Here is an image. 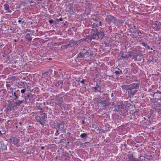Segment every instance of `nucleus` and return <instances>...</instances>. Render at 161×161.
<instances>
[{"label":"nucleus","instance_id":"nucleus-1","mask_svg":"<svg viewBox=\"0 0 161 161\" xmlns=\"http://www.w3.org/2000/svg\"><path fill=\"white\" fill-rule=\"evenodd\" d=\"M139 84L138 83H132L131 84V86L128 90V93L129 97L131 98L135 94V92L134 89H138Z\"/></svg>","mask_w":161,"mask_h":161},{"label":"nucleus","instance_id":"nucleus-2","mask_svg":"<svg viewBox=\"0 0 161 161\" xmlns=\"http://www.w3.org/2000/svg\"><path fill=\"white\" fill-rule=\"evenodd\" d=\"M47 117L45 113L41 114L39 115H37L35 117L36 121L42 125H43L45 123Z\"/></svg>","mask_w":161,"mask_h":161},{"label":"nucleus","instance_id":"nucleus-3","mask_svg":"<svg viewBox=\"0 0 161 161\" xmlns=\"http://www.w3.org/2000/svg\"><path fill=\"white\" fill-rule=\"evenodd\" d=\"M98 30L96 29H93L92 31L91 34L90 36L91 40L92 39L98 40V36L97 35Z\"/></svg>","mask_w":161,"mask_h":161},{"label":"nucleus","instance_id":"nucleus-4","mask_svg":"<svg viewBox=\"0 0 161 161\" xmlns=\"http://www.w3.org/2000/svg\"><path fill=\"white\" fill-rule=\"evenodd\" d=\"M9 142L10 143L16 145L17 147H19V142L20 141L19 137L18 138L16 137H13L11 136L9 140Z\"/></svg>","mask_w":161,"mask_h":161},{"label":"nucleus","instance_id":"nucleus-5","mask_svg":"<svg viewBox=\"0 0 161 161\" xmlns=\"http://www.w3.org/2000/svg\"><path fill=\"white\" fill-rule=\"evenodd\" d=\"M130 53L131 57H132V59H134L135 61H137V57L138 56H141L142 54L139 52H134L132 51H130L128 52Z\"/></svg>","mask_w":161,"mask_h":161},{"label":"nucleus","instance_id":"nucleus-6","mask_svg":"<svg viewBox=\"0 0 161 161\" xmlns=\"http://www.w3.org/2000/svg\"><path fill=\"white\" fill-rule=\"evenodd\" d=\"M115 19V18L111 15H108L106 16V18H105L106 21L108 24H110L112 21H114Z\"/></svg>","mask_w":161,"mask_h":161},{"label":"nucleus","instance_id":"nucleus-7","mask_svg":"<svg viewBox=\"0 0 161 161\" xmlns=\"http://www.w3.org/2000/svg\"><path fill=\"white\" fill-rule=\"evenodd\" d=\"M101 26V22L99 19L97 21L94 23L93 25H92V28L96 29V27H98L100 26Z\"/></svg>","mask_w":161,"mask_h":161},{"label":"nucleus","instance_id":"nucleus-8","mask_svg":"<svg viewBox=\"0 0 161 161\" xmlns=\"http://www.w3.org/2000/svg\"><path fill=\"white\" fill-rule=\"evenodd\" d=\"M33 97V95L31 93L28 92L24 94V98L25 101L27 100V99H29L32 98Z\"/></svg>","mask_w":161,"mask_h":161},{"label":"nucleus","instance_id":"nucleus-9","mask_svg":"<svg viewBox=\"0 0 161 161\" xmlns=\"http://www.w3.org/2000/svg\"><path fill=\"white\" fill-rule=\"evenodd\" d=\"M86 50L83 48L82 49L81 52H80L77 55V58L79 59L80 58H85L84 54H83V53Z\"/></svg>","mask_w":161,"mask_h":161},{"label":"nucleus","instance_id":"nucleus-10","mask_svg":"<svg viewBox=\"0 0 161 161\" xmlns=\"http://www.w3.org/2000/svg\"><path fill=\"white\" fill-rule=\"evenodd\" d=\"M20 91L19 90L16 91L14 93V94H13V95H14L15 97V98L14 99V100H16L19 98V96L20 95Z\"/></svg>","mask_w":161,"mask_h":161},{"label":"nucleus","instance_id":"nucleus-11","mask_svg":"<svg viewBox=\"0 0 161 161\" xmlns=\"http://www.w3.org/2000/svg\"><path fill=\"white\" fill-rule=\"evenodd\" d=\"M1 148H0V151H3L7 149V147L4 144L3 142H1Z\"/></svg>","mask_w":161,"mask_h":161},{"label":"nucleus","instance_id":"nucleus-12","mask_svg":"<svg viewBox=\"0 0 161 161\" xmlns=\"http://www.w3.org/2000/svg\"><path fill=\"white\" fill-rule=\"evenodd\" d=\"M97 35L98 39L100 38L102 39L104 36V33L103 30H100V32L97 31Z\"/></svg>","mask_w":161,"mask_h":161},{"label":"nucleus","instance_id":"nucleus-13","mask_svg":"<svg viewBox=\"0 0 161 161\" xmlns=\"http://www.w3.org/2000/svg\"><path fill=\"white\" fill-rule=\"evenodd\" d=\"M131 86V84L130 85H123L121 86V87L123 90H125L128 91Z\"/></svg>","mask_w":161,"mask_h":161},{"label":"nucleus","instance_id":"nucleus-14","mask_svg":"<svg viewBox=\"0 0 161 161\" xmlns=\"http://www.w3.org/2000/svg\"><path fill=\"white\" fill-rule=\"evenodd\" d=\"M25 39L28 41L29 42H31L32 40V38L31 37V35L30 34L27 33L25 37Z\"/></svg>","mask_w":161,"mask_h":161},{"label":"nucleus","instance_id":"nucleus-15","mask_svg":"<svg viewBox=\"0 0 161 161\" xmlns=\"http://www.w3.org/2000/svg\"><path fill=\"white\" fill-rule=\"evenodd\" d=\"M102 104H105V106H108L110 104V103L108 102L107 100H104L102 101L101 102Z\"/></svg>","mask_w":161,"mask_h":161},{"label":"nucleus","instance_id":"nucleus-16","mask_svg":"<svg viewBox=\"0 0 161 161\" xmlns=\"http://www.w3.org/2000/svg\"><path fill=\"white\" fill-rule=\"evenodd\" d=\"M3 6L4 8L6 10H8V11L9 13L11 12V11L9 9V6L8 4L5 3L4 5Z\"/></svg>","mask_w":161,"mask_h":161},{"label":"nucleus","instance_id":"nucleus-17","mask_svg":"<svg viewBox=\"0 0 161 161\" xmlns=\"http://www.w3.org/2000/svg\"><path fill=\"white\" fill-rule=\"evenodd\" d=\"M154 26L156 27L160 28V26H161V24L160 22H158L157 21L154 23Z\"/></svg>","mask_w":161,"mask_h":161},{"label":"nucleus","instance_id":"nucleus-18","mask_svg":"<svg viewBox=\"0 0 161 161\" xmlns=\"http://www.w3.org/2000/svg\"><path fill=\"white\" fill-rule=\"evenodd\" d=\"M80 137L81 138H84L85 139H86V138L88 137V136L86 134L83 133L80 135Z\"/></svg>","mask_w":161,"mask_h":161},{"label":"nucleus","instance_id":"nucleus-19","mask_svg":"<svg viewBox=\"0 0 161 161\" xmlns=\"http://www.w3.org/2000/svg\"><path fill=\"white\" fill-rule=\"evenodd\" d=\"M62 125V124L57 123L56 125H55L54 128L56 129H60Z\"/></svg>","mask_w":161,"mask_h":161},{"label":"nucleus","instance_id":"nucleus-20","mask_svg":"<svg viewBox=\"0 0 161 161\" xmlns=\"http://www.w3.org/2000/svg\"><path fill=\"white\" fill-rule=\"evenodd\" d=\"M118 69L119 70V71L116 70L115 71V74L117 75V76H119V75L120 74H122V71L120 69H119L118 68Z\"/></svg>","mask_w":161,"mask_h":161},{"label":"nucleus","instance_id":"nucleus-21","mask_svg":"<svg viewBox=\"0 0 161 161\" xmlns=\"http://www.w3.org/2000/svg\"><path fill=\"white\" fill-rule=\"evenodd\" d=\"M15 104L16 106H19L21 104L20 100H15Z\"/></svg>","mask_w":161,"mask_h":161},{"label":"nucleus","instance_id":"nucleus-22","mask_svg":"<svg viewBox=\"0 0 161 161\" xmlns=\"http://www.w3.org/2000/svg\"><path fill=\"white\" fill-rule=\"evenodd\" d=\"M84 51V52L83 53V54H84L85 57L86 56L87 57H89L90 56V55L89 54V53L86 50Z\"/></svg>","mask_w":161,"mask_h":161},{"label":"nucleus","instance_id":"nucleus-23","mask_svg":"<svg viewBox=\"0 0 161 161\" xmlns=\"http://www.w3.org/2000/svg\"><path fill=\"white\" fill-rule=\"evenodd\" d=\"M9 79L14 82L15 81L17 80V78L15 76H12L9 77Z\"/></svg>","mask_w":161,"mask_h":161},{"label":"nucleus","instance_id":"nucleus-24","mask_svg":"<svg viewBox=\"0 0 161 161\" xmlns=\"http://www.w3.org/2000/svg\"><path fill=\"white\" fill-rule=\"evenodd\" d=\"M141 34H142V33L140 31H139L138 32L137 35H138V36H139V37H138V39H137V40H140V39L141 38Z\"/></svg>","mask_w":161,"mask_h":161},{"label":"nucleus","instance_id":"nucleus-25","mask_svg":"<svg viewBox=\"0 0 161 161\" xmlns=\"http://www.w3.org/2000/svg\"><path fill=\"white\" fill-rule=\"evenodd\" d=\"M63 47L65 48H68L69 47H72V46H71L70 44H69L66 45H63Z\"/></svg>","mask_w":161,"mask_h":161},{"label":"nucleus","instance_id":"nucleus-26","mask_svg":"<svg viewBox=\"0 0 161 161\" xmlns=\"http://www.w3.org/2000/svg\"><path fill=\"white\" fill-rule=\"evenodd\" d=\"M130 57H131L130 53H129V54L125 56V59H126V60H127Z\"/></svg>","mask_w":161,"mask_h":161},{"label":"nucleus","instance_id":"nucleus-27","mask_svg":"<svg viewBox=\"0 0 161 161\" xmlns=\"http://www.w3.org/2000/svg\"><path fill=\"white\" fill-rule=\"evenodd\" d=\"M48 74V72H47V71L45 72L44 73H43L42 75V77H45V76H46Z\"/></svg>","mask_w":161,"mask_h":161},{"label":"nucleus","instance_id":"nucleus-28","mask_svg":"<svg viewBox=\"0 0 161 161\" xmlns=\"http://www.w3.org/2000/svg\"><path fill=\"white\" fill-rule=\"evenodd\" d=\"M92 88L94 89L95 90V92H100V91L101 90L100 88V90H99L96 87H92Z\"/></svg>","mask_w":161,"mask_h":161},{"label":"nucleus","instance_id":"nucleus-29","mask_svg":"<svg viewBox=\"0 0 161 161\" xmlns=\"http://www.w3.org/2000/svg\"><path fill=\"white\" fill-rule=\"evenodd\" d=\"M61 130H66V129L64 128V124H62V125L60 127V128Z\"/></svg>","mask_w":161,"mask_h":161},{"label":"nucleus","instance_id":"nucleus-30","mask_svg":"<svg viewBox=\"0 0 161 161\" xmlns=\"http://www.w3.org/2000/svg\"><path fill=\"white\" fill-rule=\"evenodd\" d=\"M29 3H33V2H32L31 1H30V0H25V3L27 4Z\"/></svg>","mask_w":161,"mask_h":161},{"label":"nucleus","instance_id":"nucleus-31","mask_svg":"<svg viewBox=\"0 0 161 161\" xmlns=\"http://www.w3.org/2000/svg\"><path fill=\"white\" fill-rule=\"evenodd\" d=\"M26 91V89L25 88L24 89H22L21 90V92L23 94L25 92V91Z\"/></svg>","mask_w":161,"mask_h":161},{"label":"nucleus","instance_id":"nucleus-32","mask_svg":"<svg viewBox=\"0 0 161 161\" xmlns=\"http://www.w3.org/2000/svg\"><path fill=\"white\" fill-rule=\"evenodd\" d=\"M59 20H58V19H55V22L56 23V24H58V22H59Z\"/></svg>","mask_w":161,"mask_h":161},{"label":"nucleus","instance_id":"nucleus-33","mask_svg":"<svg viewBox=\"0 0 161 161\" xmlns=\"http://www.w3.org/2000/svg\"><path fill=\"white\" fill-rule=\"evenodd\" d=\"M143 46H144V47H146V45H147V44L145 43V42H142L141 43Z\"/></svg>","mask_w":161,"mask_h":161},{"label":"nucleus","instance_id":"nucleus-34","mask_svg":"<svg viewBox=\"0 0 161 161\" xmlns=\"http://www.w3.org/2000/svg\"><path fill=\"white\" fill-rule=\"evenodd\" d=\"M92 19L94 21L96 22L99 19H97L95 18H92Z\"/></svg>","mask_w":161,"mask_h":161},{"label":"nucleus","instance_id":"nucleus-35","mask_svg":"<svg viewBox=\"0 0 161 161\" xmlns=\"http://www.w3.org/2000/svg\"><path fill=\"white\" fill-rule=\"evenodd\" d=\"M49 22L50 24H52L53 23V20H49Z\"/></svg>","mask_w":161,"mask_h":161},{"label":"nucleus","instance_id":"nucleus-36","mask_svg":"<svg viewBox=\"0 0 161 161\" xmlns=\"http://www.w3.org/2000/svg\"><path fill=\"white\" fill-rule=\"evenodd\" d=\"M86 81V80L84 79H83L80 82V83L82 84H84L85 81Z\"/></svg>","mask_w":161,"mask_h":161},{"label":"nucleus","instance_id":"nucleus-37","mask_svg":"<svg viewBox=\"0 0 161 161\" xmlns=\"http://www.w3.org/2000/svg\"><path fill=\"white\" fill-rule=\"evenodd\" d=\"M119 24H122L124 23V21L123 20H120L119 21Z\"/></svg>","mask_w":161,"mask_h":161},{"label":"nucleus","instance_id":"nucleus-38","mask_svg":"<svg viewBox=\"0 0 161 161\" xmlns=\"http://www.w3.org/2000/svg\"><path fill=\"white\" fill-rule=\"evenodd\" d=\"M31 30L27 29L25 31V32L26 33L27 32H31Z\"/></svg>","mask_w":161,"mask_h":161},{"label":"nucleus","instance_id":"nucleus-39","mask_svg":"<svg viewBox=\"0 0 161 161\" xmlns=\"http://www.w3.org/2000/svg\"><path fill=\"white\" fill-rule=\"evenodd\" d=\"M25 101H25L24 100H20L21 104L25 103Z\"/></svg>","mask_w":161,"mask_h":161},{"label":"nucleus","instance_id":"nucleus-40","mask_svg":"<svg viewBox=\"0 0 161 161\" xmlns=\"http://www.w3.org/2000/svg\"><path fill=\"white\" fill-rule=\"evenodd\" d=\"M47 72H48V73H50V74H51L52 72V70L51 69L49 70Z\"/></svg>","mask_w":161,"mask_h":161},{"label":"nucleus","instance_id":"nucleus-41","mask_svg":"<svg viewBox=\"0 0 161 161\" xmlns=\"http://www.w3.org/2000/svg\"><path fill=\"white\" fill-rule=\"evenodd\" d=\"M146 48L148 49H150V47L147 44L146 45V46L145 47Z\"/></svg>","mask_w":161,"mask_h":161},{"label":"nucleus","instance_id":"nucleus-42","mask_svg":"<svg viewBox=\"0 0 161 161\" xmlns=\"http://www.w3.org/2000/svg\"><path fill=\"white\" fill-rule=\"evenodd\" d=\"M120 57L121 58H122L123 59H125V56H123V54Z\"/></svg>","mask_w":161,"mask_h":161},{"label":"nucleus","instance_id":"nucleus-43","mask_svg":"<svg viewBox=\"0 0 161 161\" xmlns=\"http://www.w3.org/2000/svg\"><path fill=\"white\" fill-rule=\"evenodd\" d=\"M58 96L60 97L61 98H62V94L61 93L59 94L58 95Z\"/></svg>","mask_w":161,"mask_h":161},{"label":"nucleus","instance_id":"nucleus-44","mask_svg":"<svg viewBox=\"0 0 161 161\" xmlns=\"http://www.w3.org/2000/svg\"><path fill=\"white\" fill-rule=\"evenodd\" d=\"M6 86L7 87H10L11 86L10 84H7Z\"/></svg>","mask_w":161,"mask_h":161},{"label":"nucleus","instance_id":"nucleus-45","mask_svg":"<svg viewBox=\"0 0 161 161\" xmlns=\"http://www.w3.org/2000/svg\"><path fill=\"white\" fill-rule=\"evenodd\" d=\"M96 87L98 89V88H100V87L99 86V85H98V84H97H97H96Z\"/></svg>","mask_w":161,"mask_h":161},{"label":"nucleus","instance_id":"nucleus-46","mask_svg":"<svg viewBox=\"0 0 161 161\" xmlns=\"http://www.w3.org/2000/svg\"><path fill=\"white\" fill-rule=\"evenodd\" d=\"M3 57H6L7 56V54L6 53H4V54H3Z\"/></svg>","mask_w":161,"mask_h":161},{"label":"nucleus","instance_id":"nucleus-47","mask_svg":"<svg viewBox=\"0 0 161 161\" xmlns=\"http://www.w3.org/2000/svg\"><path fill=\"white\" fill-rule=\"evenodd\" d=\"M156 94H157V93L156 92H154L152 96H153V97H154V95Z\"/></svg>","mask_w":161,"mask_h":161},{"label":"nucleus","instance_id":"nucleus-48","mask_svg":"<svg viewBox=\"0 0 161 161\" xmlns=\"http://www.w3.org/2000/svg\"><path fill=\"white\" fill-rule=\"evenodd\" d=\"M58 83H60V84H63V81H62V80H60V81H58Z\"/></svg>","mask_w":161,"mask_h":161},{"label":"nucleus","instance_id":"nucleus-49","mask_svg":"<svg viewBox=\"0 0 161 161\" xmlns=\"http://www.w3.org/2000/svg\"><path fill=\"white\" fill-rule=\"evenodd\" d=\"M24 17H22V16H21L19 18V19H21V20H22V19H24Z\"/></svg>","mask_w":161,"mask_h":161},{"label":"nucleus","instance_id":"nucleus-50","mask_svg":"<svg viewBox=\"0 0 161 161\" xmlns=\"http://www.w3.org/2000/svg\"><path fill=\"white\" fill-rule=\"evenodd\" d=\"M151 100L152 101H155V98L154 99L153 98H151Z\"/></svg>","mask_w":161,"mask_h":161},{"label":"nucleus","instance_id":"nucleus-51","mask_svg":"<svg viewBox=\"0 0 161 161\" xmlns=\"http://www.w3.org/2000/svg\"><path fill=\"white\" fill-rule=\"evenodd\" d=\"M59 21H61L63 20V19L61 18H60V19H58Z\"/></svg>","mask_w":161,"mask_h":161},{"label":"nucleus","instance_id":"nucleus-52","mask_svg":"<svg viewBox=\"0 0 161 161\" xmlns=\"http://www.w3.org/2000/svg\"><path fill=\"white\" fill-rule=\"evenodd\" d=\"M9 30L11 31H12L13 30V28L12 27H11L9 29Z\"/></svg>","mask_w":161,"mask_h":161},{"label":"nucleus","instance_id":"nucleus-53","mask_svg":"<svg viewBox=\"0 0 161 161\" xmlns=\"http://www.w3.org/2000/svg\"><path fill=\"white\" fill-rule=\"evenodd\" d=\"M157 92V94L159 93V94H161V92H160L159 91H158Z\"/></svg>","mask_w":161,"mask_h":161},{"label":"nucleus","instance_id":"nucleus-54","mask_svg":"<svg viewBox=\"0 0 161 161\" xmlns=\"http://www.w3.org/2000/svg\"><path fill=\"white\" fill-rule=\"evenodd\" d=\"M44 148H45L44 147H41V148L42 150H43L44 149Z\"/></svg>","mask_w":161,"mask_h":161},{"label":"nucleus","instance_id":"nucleus-55","mask_svg":"<svg viewBox=\"0 0 161 161\" xmlns=\"http://www.w3.org/2000/svg\"><path fill=\"white\" fill-rule=\"evenodd\" d=\"M10 89L12 91H13V90H14V89L12 87H10Z\"/></svg>","mask_w":161,"mask_h":161},{"label":"nucleus","instance_id":"nucleus-56","mask_svg":"<svg viewBox=\"0 0 161 161\" xmlns=\"http://www.w3.org/2000/svg\"><path fill=\"white\" fill-rule=\"evenodd\" d=\"M62 131H63L62 132H64L65 133H66V132H65V130H62Z\"/></svg>","mask_w":161,"mask_h":161},{"label":"nucleus","instance_id":"nucleus-57","mask_svg":"<svg viewBox=\"0 0 161 161\" xmlns=\"http://www.w3.org/2000/svg\"><path fill=\"white\" fill-rule=\"evenodd\" d=\"M58 131H59V130H58V129H57V130H56V132L57 133H58Z\"/></svg>","mask_w":161,"mask_h":161},{"label":"nucleus","instance_id":"nucleus-58","mask_svg":"<svg viewBox=\"0 0 161 161\" xmlns=\"http://www.w3.org/2000/svg\"><path fill=\"white\" fill-rule=\"evenodd\" d=\"M21 22V20H18V22L19 23H20Z\"/></svg>","mask_w":161,"mask_h":161},{"label":"nucleus","instance_id":"nucleus-59","mask_svg":"<svg viewBox=\"0 0 161 161\" xmlns=\"http://www.w3.org/2000/svg\"><path fill=\"white\" fill-rule=\"evenodd\" d=\"M85 123V121L84 120H82V124H84Z\"/></svg>","mask_w":161,"mask_h":161},{"label":"nucleus","instance_id":"nucleus-60","mask_svg":"<svg viewBox=\"0 0 161 161\" xmlns=\"http://www.w3.org/2000/svg\"><path fill=\"white\" fill-rule=\"evenodd\" d=\"M67 134L69 135L70 134V133L69 132H68L67 133Z\"/></svg>","mask_w":161,"mask_h":161},{"label":"nucleus","instance_id":"nucleus-61","mask_svg":"<svg viewBox=\"0 0 161 161\" xmlns=\"http://www.w3.org/2000/svg\"><path fill=\"white\" fill-rule=\"evenodd\" d=\"M134 91H135V94L136 93V92L137 91V90H134Z\"/></svg>","mask_w":161,"mask_h":161},{"label":"nucleus","instance_id":"nucleus-62","mask_svg":"<svg viewBox=\"0 0 161 161\" xmlns=\"http://www.w3.org/2000/svg\"><path fill=\"white\" fill-rule=\"evenodd\" d=\"M2 133H1V131L0 130V135H2Z\"/></svg>","mask_w":161,"mask_h":161},{"label":"nucleus","instance_id":"nucleus-63","mask_svg":"<svg viewBox=\"0 0 161 161\" xmlns=\"http://www.w3.org/2000/svg\"><path fill=\"white\" fill-rule=\"evenodd\" d=\"M14 42H16L17 41V40H16V39L14 40Z\"/></svg>","mask_w":161,"mask_h":161},{"label":"nucleus","instance_id":"nucleus-64","mask_svg":"<svg viewBox=\"0 0 161 161\" xmlns=\"http://www.w3.org/2000/svg\"><path fill=\"white\" fill-rule=\"evenodd\" d=\"M113 96V93H112L111 94V96Z\"/></svg>","mask_w":161,"mask_h":161}]
</instances>
